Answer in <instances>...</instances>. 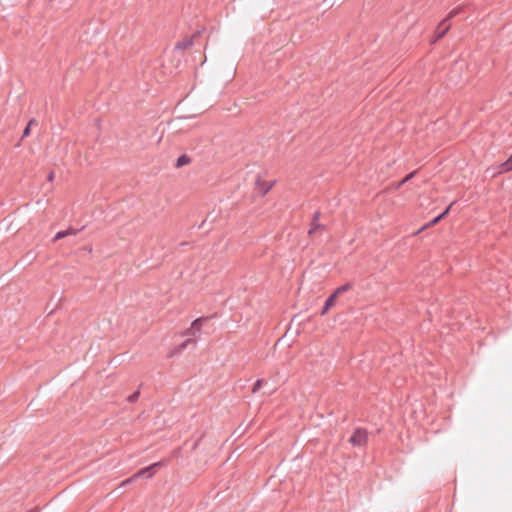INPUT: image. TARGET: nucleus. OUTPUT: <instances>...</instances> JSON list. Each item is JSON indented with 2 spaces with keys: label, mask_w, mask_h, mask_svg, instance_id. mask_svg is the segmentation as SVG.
<instances>
[{
  "label": "nucleus",
  "mask_w": 512,
  "mask_h": 512,
  "mask_svg": "<svg viewBox=\"0 0 512 512\" xmlns=\"http://www.w3.org/2000/svg\"><path fill=\"white\" fill-rule=\"evenodd\" d=\"M204 320H205V318H197L192 322L191 327L189 329H187V331L185 332V335L188 336V338L175 348V351H174L175 353H181L190 344L195 345L194 337H195L196 333L200 331L201 323Z\"/></svg>",
  "instance_id": "1"
},
{
  "label": "nucleus",
  "mask_w": 512,
  "mask_h": 512,
  "mask_svg": "<svg viewBox=\"0 0 512 512\" xmlns=\"http://www.w3.org/2000/svg\"><path fill=\"white\" fill-rule=\"evenodd\" d=\"M462 11V7H457V8H454L453 10H451L449 12V14L447 15V17L442 20L441 23H439V25L437 26L436 30H435V34H436V39L435 41L443 38L446 33L448 32V30L450 29V25L447 24L448 20L452 19L453 17H455L456 15L460 14V12Z\"/></svg>",
  "instance_id": "2"
},
{
  "label": "nucleus",
  "mask_w": 512,
  "mask_h": 512,
  "mask_svg": "<svg viewBox=\"0 0 512 512\" xmlns=\"http://www.w3.org/2000/svg\"><path fill=\"white\" fill-rule=\"evenodd\" d=\"M368 434L363 428H357L350 437L349 442L354 446H364L367 443Z\"/></svg>",
  "instance_id": "3"
},
{
  "label": "nucleus",
  "mask_w": 512,
  "mask_h": 512,
  "mask_svg": "<svg viewBox=\"0 0 512 512\" xmlns=\"http://www.w3.org/2000/svg\"><path fill=\"white\" fill-rule=\"evenodd\" d=\"M336 298H337V297H336V294H333V293H332V294H331V295L326 299V301H325V303H324V306H323V308H322V310H321V315H325V314L329 311V309L334 305Z\"/></svg>",
  "instance_id": "4"
},
{
  "label": "nucleus",
  "mask_w": 512,
  "mask_h": 512,
  "mask_svg": "<svg viewBox=\"0 0 512 512\" xmlns=\"http://www.w3.org/2000/svg\"><path fill=\"white\" fill-rule=\"evenodd\" d=\"M161 466V462H156V463H153L151 464L150 466L148 467H145V468H142L140 469L137 473H135L133 475V478H140V477H145L146 478V473L145 471H151L153 468H158Z\"/></svg>",
  "instance_id": "5"
},
{
  "label": "nucleus",
  "mask_w": 512,
  "mask_h": 512,
  "mask_svg": "<svg viewBox=\"0 0 512 512\" xmlns=\"http://www.w3.org/2000/svg\"><path fill=\"white\" fill-rule=\"evenodd\" d=\"M78 233V230L76 229H73V228H69L67 230H63V231H59L55 234L53 240L56 241V240H60L68 235H76Z\"/></svg>",
  "instance_id": "6"
},
{
  "label": "nucleus",
  "mask_w": 512,
  "mask_h": 512,
  "mask_svg": "<svg viewBox=\"0 0 512 512\" xmlns=\"http://www.w3.org/2000/svg\"><path fill=\"white\" fill-rule=\"evenodd\" d=\"M325 230V226L320 224L319 222H311L310 228L308 230V234L310 236H314L317 232H321Z\"/></svg>",
  "instance_id": "7"
},
{
  "label": "nucleus",
  "mask_w": 512,
  "mask_h": 512,
  "mask_svg": "<svg viewBox=\"0 0 512 512\" xmlns=\"http://www.w3.org/2000/svg\"><path fill=\"white\" fill-rule=\"evenodd\" d=\"M256 184L262 195L267 194L268 191L272 188V183H268L260 179L257 180Z\"/></svg>",
  "instance_id": "8"
},
{
  "label": "nucleus",
  "mask_w": 512,
  "mask_h": 512,
  "mask_svg": "<svg viewBox=\"0 0 512 512\" xmlns=\"http://www.w3.org/2000/svg\"><path fill=\"white\" fill-rule=\"evenodd\" d=\"M193 45L192 38H186L176 43L175 48L178 50H185Z\"/></svg>",
  "instance_id": "9"
},
{
  "label": "nucleus",
  "mask_w": 512,
  "mask_h": 512,
  "mask_svg": "<svg viewBox=\"0 0 512 512\" xmlns=\"http://www.w3.org/2000/svg\"><path fill=\"white\" fill-rule=\"evenodd\" d=\"M512 170V155L500 164V173H507Z\"/></svg>",
  "instance_id": "10"
},
{
  "label": "nucleus",
  "mask_w": 512,
  "mask_h": 512,
  "mask_svg": "<svg viewBox=\"0 0 512 512\" xmlns=\"http://www.w3.org/2000/svg\"><path fill=\"white\" fill-rule=\"evenodd\" d=\"M191 162V158L186 154L179 156L176 160L175 167L180 168L182 166L188 165Z\"/></svg>",
  "instance_id": "11"
},
{
  "label": "nucleus",
  "mask_w": 512,
  "mask_h": 512,
  "mask_svg": "<svg viewBox=\"0 0 512 512\" xmlns=\"http://www.w3.org/2000/svg\"><path fill=\"white\" fill-rule=\"evenodd\" d=\"M353 287V283L351 282H347L345 283L344 285H341L339 286L334 292L333 294H336V297H338L339 295L351 290Z\"/></svg>",
  "instance_id": "12"
},
{
  "label": "nucleus",
  "mask_w": 512,
  "mask_h": 512,
  "mask_svg": "<svg viewBox=\"0 0 512 512\" xmlns=\"http://www.w3.org/2000/svg\"><path fill=\"white\" fill-rule=\"evenodd\" d=\"M263 384H264V380H262V379H258V380L255 382V384L253 385L252 392H253V393L258 392V391L262 388Z\"/></svg>",
  "instance_id": "13"
},
{
  "label": "nucleus",
  "mask_w": 512,
  "mask_h": 512,
  "mask_svg": "<svg viewBox=\"0 0 512 512\" xmlns=\"http://www.w3.org/2000/svg\"><path fill=\"white\" fill-rule=\"evenodd\" d=\"M139 396H140V392L135 391L133 394H131L130 396L127 397V401L129 403H134L138 400Z\"/></svg>",
  "instance_id": "14"
},
{
  "label": "nucleus",
  "mask_w": 512,
  "mask_h": 512,
  "mask_svg": "<svg viewBox=\"0 0 512 512\" xmlns=\"http://www.w3.org/2000/svg\"><path fill=\"white\" fill-rule=\"evenodd\" d=\"M35 122L34 119H31L28 123V125L26 126V128L24 129L23 131V135L22 137H27L29 134H30V126Z\"/></svg>",
  "instance_id": "15"
},
{
  "label": "nucleus",
  "mask_w": 512,
  "mask_h": 512,
  "mask_svg": "<svg viewBox=\"0 0 512 512\" xmlns=\"http://www.w3.org/2000/svg\"><path fill=\"white\" fill-rule=\"evenodd\" d=\"M415 175V172H411L410 174H408L398 185V187L402 186L404 183H406L407 181H409L410 179H412Z\"/></svg>",
  "instance_id": "16"
},
{
  "label": "nucleus",
  "mask_w": 512,
  "mask_h": 512,
  "mask_svg": "<svg viewBox=\"0 0 512 512\" xmlns=\"http://www.w3.org/2000/svg\"><path fill=\"white\" fill-rule=\"evenodd\" d=\"M320 216H321L320 211H316V212L313 214V216H312V220H311V222H319Z\"/></svg>",
  "instance_id": "17"
},
{
  "label": "nucleus",
  "mask_w": 512,
  "mask_h": 512,
  "mask_svg": "<svg viewBox=\"0 0 512 512\" xmlns=\"http://www.w3.org/2000/svg\"><path fill=\"white\" fill-rule=\"evenodd\" d=\"M157 468H153L151 471H145L146 478H151L156 473Z\"/></svg>",
  "instance_id": "18"
},
{
  "label": "nucleus",
  "mask_w": 512,
  "mask_h": 512,
  "mask_svg": "<svg viewBox=\"0 0 512 512\" xmlns=\"http://www.w3.org/2000/svg\"><path fill=\"white\" fill-rule=\"evenodd\" d=\"M450 207H451V205L448 206L441 214L438 215L440 217V219H442L443 217H445L448 214Z\"/></svg>",
  "instance_id": "19"
},
{
  "label": "nucleus",
  "mask_w": 512,
  "mask_h": 512,
  "mask_svg": "<svg viewBox=\"0 0 512 512\" xmlns=\"http://www.w3.org/2000/svg\"><path fill=\"white\" fill-rule=\"evenodd\" d=\"M440 220H441L440 217L437 216L428 224V226H432V225L436 224L437 222H439Z\"/></svg>",
  "instance_id": "20"
},
{
  "label": "nucleus",
  "mask_w": 512,
  "mask_h": 512,
  "mask_svg": "<svg viewBox=\"0 0 512 512\" xmlns=\"http://www.w3.org/2000/svg\"><path fill=\"white\" fill-rule=\"evenodd\" d=\"M135 479H136V478H133V476H132V477H130V478H128V479H126L125 481H123L122 485L130 484V483H132Z\"/></svg>",
  "instance_id": "21"
},
{
  "label": "nucleus",
  "mask_w": 512,
  "mask_h": 512,
  "mask_svg": "<svg viewBox=\"0 0 512 512\" xmlns=\"http://www.w3.org/2000/svg\"><path fill=\"white\" fill-rule=\"evenodd\" d=\"M54 179V172H50L48 175V180L52 181Z\"/></svg>",
  "instance_id": "22"
}]
</instances>
